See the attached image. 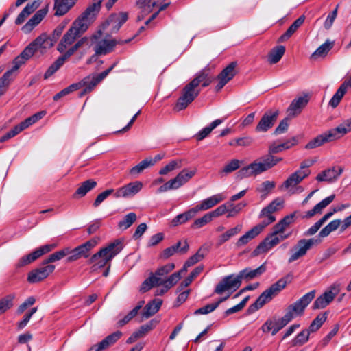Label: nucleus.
Here are the masks:
<instances>
[{"label":"nucleus","mask_w":351,"mask_h":351,"mask_svg":"<svg viewBox=\"0 0 351 351\" xmlns=\"http://www.w3.org/2000/svg\"><path fill=\"white\" fill-rule=\"evenodd\" d=\"M315 296V291L314 290L306 293L295 302L287 307L286 313L282 317L277 319L273 317L268 319L262 326V331L265 333L271 331V335H275L290 322L294 317L301 315L305 308L310 304Z\"/></svg>","instance_id":"f257e3e1"},{"label":"nucleus","mask_w":351,"mask_h":351,"mask_svg":"<svg viewBox=\"0 0 351 351\" xmlns=\"http://www.w3.org/2000/svg\"><path fill=\"white\" fill-rule=\"evenodd\" d=\"M207 70L208 66L200 71L195 77L182 88L181 95L175 106L176 110L180 111L186 108L195 100L200 93V84L203 87H206L212 82L213 79L208 76Z\"/></svg>","instance_id":"f03ea898"},{"label":"nucleus","mask_w":351,"mask_h":351,"mask_svg":"<svg viewBox=\"0 0 351 351\" xmlns=\"http://www.w3.org/2000/svg\"><path fill=\"white\" fill-rule=\"evenodd\" d=\"M95 16L89 10H86L72 24L71 27L62 36L58 45L57 50L63 53L70 47L77 38L80 37L88 28L89 25L95 21Z\"/></svg>","instance_id":"7ed1b4c3"},{"label":"nucleus","mask_w":351,"mask_h":351,"mask_svg":"<svg viewBox=\"0 0 351 351\" xmlns=\"http://www.w3.org/2000/svg\"><path fill=\"white\" fill-rule=\"evenodd\" d=\"M281 160V158H277L271 154L265 156L241 168L237 173V178L243 179L259 175L272 168Z\"/></svg>","instance_id":"20e7f679"},{"label":"nucleus","mask_w":351,"mask_h":351,"mask_svg":"<svg viewBox=\"0 0 351 351\" xmlns=\"http://www.w3.org/2000/svg\"><path fill=\"white\" fill-rule=\"evenodd\" d=\"M123 249L122 242L117 239L95 254L88 261L93 265V270L105 267Z\"/></svg>","instance_id":"39448f33"},{"label":"nucleus","mask_w":351,"mask_h":351,"mask_svg":"<svg viewBox=\"0 0 351 351\" xmlns=\"http://www.w3.org/2000/svg\"><path fill=\"white\" fill-rule=\"evenodd\" d=\"M291 280V277L289 275L279 279L260 295L255 302L249 306L248 311L250 313H254L263 307L266 303L271 301L274 297L284 289Z\"/></svg>","instance_id":"423d86ee"},{"label":"nucleus","mask_w":351,"mask_h":351,"mask_svg":"<svg viewBox=\"0 0 351 351\" xmlns=\"http://www.w3.org/2000/svg\"><path fill=\"white\" fill-rule=\"evenodd\" d=\"M96 36L92 38H86V36L82 38L77 40L72 47H71L62 56H60L46 71L44 74V78L47 79L53 74H54L65 62V61L73 55L80 48L82 47L84 45L90 47L93 43Z\"/></svg>","instance_id":"0eeeda50"},{"label":"nucleus","mask_w":351,"mask_h":351,"mask_svg":"<svg viewBox=\"0 0 351 351\" xmlns=\"http://www.w3.org/2000/svg\"><path fill=\"white\" fill-rule=\"evenodd\" d=\"M285 231H278L273 228V231L269 234L263 241L252 252L254 256L265 254L281 241L287 239L290 234H285Z\"/></svg>","instance_id":"6e6552de"},{"label":"nucleus","mask_w":351,"mask_h":351,"mask_svg":"<svg viewBox=\"0 0 351 351\" xmlns=\"http://www.w3.org/2000/svg\"><path fill=\"white\" fill-rule=\"evenodd\" d=\"M197 173L196 169H184L174 178L159 187L157 193H161L169 190H176L187 183Z\"/></svg>","instance_id":"1a4fd4ad"},{"label":"nucleus","mask_w":351,"mask_h":351,"mask_svg":"<svg viewBox=\"0 0 351 351\" xmlns=\"http://www.w3.org/2000/svg\"><path fill=\"white\" fill-rule=\"evenodd\" d=\"M96 36L95 39L93 41V43L90 46H87L86 45H84L82 47L85 46L88 48H90L91 46L95 45L94 50L95 52V55L100 56V55H106L110 52H111L113 50V48L117 45H123L124 43H129L131 41L132 38L125 40H117L116 39H103L100 40L99 41L97 40V36L93 35L91 37H88V38H92L93 37Z\"/></svg>","instance_id":"9d476101"},{"label":"nucleus","mask_w":351,"mask_h":351,"mask_svg":"<svg viewBox=\"0 0 351 351\" xmlns=\"http://www.w3.org/2000/svg\"><path fill=\"white\" fill-rule=\"evenodd\" d=\"M53 47V43L50 41L49 36L46 34H42L34 40L31 42L25 49H29V53L32 57L35 53H39L43 55Z\"/></svg>","instance_id":"9b49d317"},{"label":"nucleus","mask_w":351,"mask_h":351,"mask_svg":"<svg viewBox=\"0 0 351 351\" xmlns=\"http://www.w3.org/2000/svg\"><path fill=\"white\" fill-rule=\"evenodd\" d=\"M128 19V14L125 12L113 13L109 16L104 23V28L106 29L108 34H112L118 32L121 27Z\"/></svg>","instance_id":"f8f14e48"},{"label":"nucleus","mask_w":351,"mask_h":351,"mask_svg":"<svg viewBox=\"0 0 351 351\" xmlns=\"http://www.w3.org/2000/svg\"><path fill=\"white\" fill-rule=\"evenodd\" d=\"M114 66L115 64L98 75H88L82 79V88H84V90L81 92L80 96L82 97L86 93L91 92L110 73Z\"/></svg>","instance_id":"ddd939ff"},{"label":"nucleus","mask_w":351,"mask_h":351,"mask_svg":"<svg viewBox=\"0 0 351 351\" xmlns=\"http://www.w3.org/2000/svg\"><path fill=\"white\" fill-rule=\"evenodd\" d=\"M241 285V281L237 275H229L222 279L216 286L215 292L221 294L225 291H230V293L235 291Z\"/></svg>","instance_id":"4468645a"},{"label":"nucleus","mask_w":351,"mask_h":351,"mask_svg":"<svg viewBox=\"0 0 351 351\" xmlns=\"http://www.w3.org/2000/svg\"><path fill=\"white\" fill-rule=\"evenodd\" d=\"M98 239L93 238L82 245H80L75 248L71 250V254L68 258V262L75 261L82 257L87 258L89 255V252L97 245Z\"/></svg>","instance_id":"2eb2a0df"},{"label":"nucleus","mask_w":351,"mask_h":351,"mask_svg":"<svg viewBox=\"0 0 351 351\" xmlns=\"http://www.w3.org/2000/svg\"><path fill=\"white\" fill-rule=\"evenodd\" d=\"M340 291V285L334 284L330 289L319 296L313 302V309H321L327 306Z\"/></svg>","instance_id":"dca6fc26"},{"label":"nucleus","mask_w":351,"mask_h":351,"mask_svg":"<svg viewBox=\"0 0 351 351\" xmlns=\"http://www.w3.org/2000/svg\"><path fill=\"white\" fill-rule=\"evenodd\" d=\"M274 219L270 218V219H264L261 223L253 227L251 230L247 231L245 234L241 236L237 241V246L240 247L247 244L250 241L254 239L258 236L266 226L273 223Z\"/></svg>","instance_id":"f3484780"},{"label":"nucleus","mask_w":351,"mask_h":351,"mask_svg":"<svg viewBox=\"0 0 351 351\" xmlns=\"http://www.w3.org/2000/svg\"><path fill=\"white\" fill-rule=\"evenodd\" d=\"M279 115L278 110H269L264 113L256 127V132H265L271 128Z\"/></svg>","instance_id":"a211bd4d"},{"label":"nucleus","mask_w":351,"mask_h":351,"mask_svg":"<svg viewBox=\"0 0 351 351\" xmlns=\"http://www.w3.org/2000/svg\"><path fill=\"white\" fill-rule=\"evenodd\" d=\"M314 239L299 240L293 249V253L289 258V263H292L304 256L307 251L315 244Z\"/></svg>","instance_id":"6ab92c4d"},{"label":"nucleus","mask_w":351,"mask_h":351,"mask_svg":"<svg viewBox=\"0 0 351 351\" xmlns=\"http://www.w3.org/2000/svg\"><path fill=\"white\" fill-rule=\"evenodd\" d=\"M143 188V183L140 181L130 182L118 189L114 195L116 198H129L137 194Z\"/></svg>","instance_id":"aec40b11"},{"label":"nucleus","mask_w":351,"mask_h":351,"mask_svg":"<svg viewBox=\"0 0 351 351\" xmlns=\"http://www.w3.org/2000/svg\"><path fill=\"white\" fill-rule=\"evenodd\" d=\"M54 269L55 266L53 265H44V266L30 271L27 276V280L30 283L40 282L53 273Z\"/></svg>","instance_id":"412c9836"},{"label":"nucleus","mask_w":351,"mask_h":351,"mask_svg":"<svg viewBox=\"0 0 351 351\" xmlns=\"http://www.w3.org/2000/svg\"><path fill=\"white\" fill-rule=\"evenodd\" d=\"M237 62H232L217 76L219 82L216 86V90H221L229 81H230L237 74Z\"/></svg>","instance_id":"4be33fe9"},{"label":"nucleus","mask_w":351,"mask_h":351,"mask_svg":"<svg viewBox=\"0 0 351 351\" xmlns=\"http://www.w3.org/2000/svg\"><path fill=\"white\" fill-rule=\"evenodd\" d=\"M121 331H116L104 338L99 343L91 346L88 351H103L114 345L122 336Z\"/></svg>","instance_id":"5701e85b"},{"label":"nucleus","mask_w":351,"mask_h":351,"mask_svg":"<svg viewBox=\"0 0 351 351\" xmlns=\"http://www.w3.org/2000/svg\"><path fill=\"white\" fill-rule=\"evenodd\" d=\"M308 101L306 97H299L294 99L287 110L288 118L292 119L300 114Z\"/></svg>","instance_id":"b1692460"},{"label":"nucleus","mask_w":351,"mask_h":351,"mask_svg":"<svg viewBox=\"0 0 351 351\" xmlns=\"http://www.w3.org/2000/svg\"><path fill=\"white\" fill-rule=\"evenodd\" d=\"M343 169L341 167H333L323 171L319 173L316 180L319 182H333L336 180L342 173Z\"/></svg>","instance_id":"393cba45"},{"label":"nucleus","mask_w":351,"mask_h":351,"mask_svg":"<svg viewBox=\"0 0 351 351\" xmlns=\"http://www.w3.org/2000/svg\"><path fill=\"white\" fill-rule=\"evenodd\" d=\"M310 173L308 170H298L292 173L283 183L282 188L288 189L299 184L304 178Z\"/></svg>","instance_id":"a878e982"},{"label":"nucleus","mask_w":351,"mask_h":351,"mask_svg":"<svg viewBox=\"0 0 351 351\" xmlns=\"http://www.w3.org/2000/svg\"><path fill=\"white\" fill-rule=\"evenodd\" d=\"M334 138L330 131L328 130L320 135H318L311 141H310L305 146L307 149H314L322 145L325 143L334 141Z\"/></svg>","instance_id":"bb28decb"},{"label":"nucleus","mask_w":351,"mask_h":351,"mask_svg":"<svg viewBox=\"0 0 351 351\" xmlns=\"http://www.w3.org/2000/svg\"><path fill=\"white\" fill-rule=\"evenodd\" d=\"M266 271L265 264H262L260 267L255 269L249 267L241 270L238 276L242 282V280H250L263 274Z\"/></svg>","instance_id":"cd10ccee"},{"label":"nucleus","mask_w":351,"mask_h":351,"mask_svg":"<svg viewBox=\"0 0 351 351\" xmlns=\"http://www.w3.org/2000/svg\"><path fill=\"white\" fill-rule=\"evenodd\" d=\"M284 201L280 198H277L274 200L269 206L264 208L260 214V217H265V219H270L273 218L276 220L275 217L272 215L274 212L279 210L283 206Z\"/></svg>","instance_id":"c85d7f7f"},{"label":"nucleus","mask_w":351,"mask_h":351,"mask_svg":"<svg viewBox=\"0 0 351 351\" xmlns=\"http://www.w3.org/2000/svg\"><path fill=\"white\" fill-rule=\"evenodd\" d=\"M225 199L226 196L222 193L216 194L204 199L199 204H197V206L199 211L207 210L214 207L215 205L222 202Z\"/></svg>","instance_id":"c756f323"},{"label":"nucleus","mask_w":351,"mask_h":351,"mask_svg":"<svg viewBox=\"0 0 351 351\" xmlns=\"http://www.w3.org/2000/svg\"><path fill=\"white\" fill-rule=\"evenodd\" d=\"M47 14V10L45 9L39 10L23 27V31L27 34L29 33L36 25H38Z\"/></svg>","instance_id":"7c9ffc66"},{"label":"nucleus","mask_w":351,"mask_h":351,"mask_svg":"<svg viewBox=\"0 0 351 351\" xmlns=\"http://www.w3.org/2000/svg\"><path fill=\"white\" fill-rule=\"evenodd\" d=\"M162 301L160 299H154L152 301L147 303L144 307L142 313V317L145 319H148L154 314H156L160 309Z\"/></svg>","instance_id":"2f4dec72"},{"label":"nucleus","mask_w":351,"mask_h":351,"mask_svg":"<svg viewBox=\"0 0 351 351\" xmlns=\"http://www.w3.org/2000/svg\"><path fill=\"white\" fill-rule=\"evenodd\" d=\"M335 140L338 139L351 131V118L344 120L335 128L330 130Z\"/></svg>","instance_id":"473e14b6"},{"label":"nucleus","mask_w":351,"mask_h":351,"mask_svg":"<svg viewBox=\"0 0 351 351\" xmlns=\"http://www.w3.org/2000/svg\"><path fill=\"white\" fill-rule=\"evenodd\" d=\"M55 15L65 14L75 3L73 0H54Z\"/></svg>","instance_id":"72a5a7b5"},{"label":"nucleus","mask_w":351,"mask_h":351,"mask_svg":"<svg viewBox=\"0 0 351 351\" xmlns=\"http://www.w3.org/2000/svg\"><path fill=\"white\" fill-rule=\"evenodd\" d=\"M305 20L304 16H300L287 29L284 34H282L279 38L278 42L282 43L287 40L291 36L298 30V29L304 23Z\"/></svg>","instance_id":"f704fd0d"},{"label":"nucleus","mask_w":351,"mask_h":351,"mask_svg":"<svg viewBox=\"0 0 351 351\" xmlns=\"http://www.w3.org/2000/svg\"><path fill=\"white\" fill-rule=\"evenodd\" d=\"M165 0H138L136 3V6L141 9L143 12H150L154 8H160L163 5Z\"/></svg>","instance_id":"c9c22d12"},{"label":"nucleus","mask_w":351,"mask_h":351,"mask_svg":"<svg viewBox=\"0 0 351 351\" xmlns=\"http://www.w3.org/2000/svg\"><path fill=\"white\" fill-rule=\"evenodd\" d=\"M335 199V195L327 197L319 203L316 204L313 209L306 212L305 217L311 218L316 214L321 213L322 210L329 205Z\"/></svg>","instance_id":"e433bc0d"},{"label":"nucleus","mask_w":351,"mask_h":351,"mask_svg":"<svg viewBox=\"0 0 351 351\" xmlns=\"http://www.w3.org/2000/svg\"><path fill=\"white\" fill-rule=\"evenodd\" d=\"M335 199V195L327 197L319 203L316 204L313 209L306 212L305 217L311 218L316 214L321 213L322 210L329 205Z\"/></svg>","instance_id":"4c0bfd02"},{"label":"nucleus","mask_w":351,"mask_h":351,"mask_svg":"<svg viewBox=\"0 0 351 351\" xmlns=\"http://www.w3.org/2000/svg\"><path fill=\"white\" fill-rule=\"evenodd\" d=\"M38 7V3L36 1H34L29 3H27L26 6L23 9V10L18 15L17 18L15 20V23L16 25L22 24L26 18L29 16Z\"/></svg>","instance_id":"58836bf2"},{"label":"nucleus","mask_w":351,"mask_h":351,"mask_svg":"<svg viewBox=\"0 0 351 351\" xmlns=\"http://www.w3.org/2000/svg\"><path fill=\"white\" fill-rule=\"evenodd\" d=\"M242 228L243 226L241 224H238L235 227L228 230L226 232H225L219 237L217 245L218 246H220L223 245L224 243L229 241L232 237L238 234L241 231Z\"/></svg>","instance_id":"ea45409f"},{"label":"nucleus","mask_w":351,"mask_h":351,"mask_svg":"<svg viewBox=\"0 0 351 351\" xmlns=\"http://www.w3.org/2000/svg\"><path fill=\"white\" fill-rule=\"evenodd\" d=\"M96 186L97 182L93 179L84 181L76 190L73 195V197L75 198L77 196L82 197L85 196L88 192L93 189Z\"/></svg>","instance_id":"a19ab883"},{"label":"nucleus","mask_w":351,"mask_h":351,"mask_svg":"<svg viewBox=\"0 0 351 351\" xmlns=\"http://www.w3.org/2000/svg\"><path fill=\"white\" fill-rule=\"evenodd\" d=\"M29 49H23V51L13 61L14 66L12 69L8 71H11V77H12V74L14 71L18 70L19 67L25 64V62L32 58L31 55L29 53Z\"/></svg>","instance_id":"79ce46f5"},{"label":"nucleus","mask_w":351,"mask_h":351,"mask_svg":"<svg viewBox=\"0 0 351 351\" xmlns=\"http://www.w3.org/2000/svg\"><path fill=\"white\" fill-rule=\"evenodd\" d=\"M29 49H23V51L13 61L14 66L12 69L8 71H11V77H12V74L14 71L18 70L19 67L25 64V62L32 58L31 55L29 53Z\"/></svg>","instance_id":"37998d69"},{"label":"nucleus","mask_w":351,"mask_h":351,"mask_svg":"<svg viewBox=\"0 0 351 351\" xmlns=\"http://www.w3.org/2000/svg\"><path fill=\"white\" fill-rule=\"evenodd\" d=\"M162 283V278L157 277L152 274L148 278H147L141 286V291L145 293L152 287L158 285H160Z\"/></svg>","instance_id":"c03bdc74"},{"label":"nucleus","mask_w":351,"mask_h":351,"mask_svg":"<svg viewBox=\"0 0 351 351\" xmlns=\"http://www.w3.org/2000/svg\"><path fill=\"white\" fill-rule=\"evenodd\" d=\"M202 271L203 266H198L195 268L190 275L180 284L177 291H182L184 288L187 287Z\"/></svg>","instance_id":"a18cd8bd"},{"label":"nucleus","mask_w":351,"mask_h":351,"mask_svg":"<svg viewBox=\"0 0 351 351\" xmlns=\"http://www.w3.org/2000/svg\"><path fill=\"white\" fill-rule=\"evenodd\" d=\"M285 52V47L282 45L277 46L271 49L269 56L268 60L270 64H276L280 61Z\"/></svg>","instance_id":"49530a36"},{"label":"nucleus","mask_w":351,"mask_h":351,"mask_svg":"<svg viewBox=\"0 0 351 351\" xmlns=\"http://www.w3.org/2000/svg\"><path fill=\"white\" fill-rule=\"evenodd\" d=\"M223 121L221 119H216L213 121L210 125L204 128L196 134L197 140L202 141L205 138L209 135L213 130L219 125Z\"/></svg>","instance_id":"de8ad7c7"},{"label":"nucleus","mask_w":351,"mask_h":351,"mask_svg":"<svg viewBox=\"0 0 351 351\" xmlns=\"http://www.w3.org/2000/svg\"><path fill=\"white\" fill-rule=\"evenodd\" d=\"M346 92L347 88L346 87V84H341V85L337 89V90L334 94L332 97L330 99L329 101V105L333 108H336L340 103L341 99L343 98Z\"/></svg>","instance_id":"09e8293b"},{"label":"nucleus","mask_w":351,"mask_h":351,"mask_svg":"<svg viewBox=\"0 0 351 351\" xmlns=\"http://www.w3.org/2000/svg\"><path fill=\"white\" fill-rule=\"evenodd\" d=\"M71 249L70 247H65L60 251L56 252L55 253L51 254L49 256V257L43 261V265H49L50 263H53L59 260H61L65 256L70 254Z\"/></svg>","instance_id":"8fccbe9b"},{"label":"nucleus","mask_w":351,"mask_h":351,"mask_svg":"<svg viewBox=\"0 0 351 351\" xmlns=\"http://www.w3.org/2000/svg\"><path fill=\"white\" fill-rule=\"evenodd\" d=\"M333 215V213L330 212L325 214L319 221H317L314 225L309 228L305 232V235L311 236L315 234L322 226Z\"/></svg>","instance_id":"3c124183"},{"label":"nucleus","mask_w":351,"mask_h":351,"mask_svg":"<svg viewBox=\"0 0 351 351\" xmlns=\"http://www.w3.org/2000/svg\"><path fill=\"white\" fill-rule=\"evenodd\" d=\"M45 114V112L41 111L38 113L34 114V115L27 118L25 121H22L19 124L22 130L27 128L29 126L37 122L38 120L41 119Z\"/></svg>","instance_id":"603ef678"},{"label":"nucleus","mask_w":351,"mask_h":351,"mask_svg":"<svg viewBox=\"0 0 351 351\" xmlns=\"http://www.w3.org/2000/svg\"><path fill=\"white\" fill-rule=\"evenodd\" d=\"M297 144V139L293 137L291 140L287 141L286 143L279 144L278 145H271L269 147V152L271 154H276L280 152L285 149H289L292 146Z\"/></svg>","instance_id":"864d4df0"},{"label":"nucleus","mask_w":351,"mask_h":351,"mask_svg":"<svg viewBox=\"0 0 351 351\" xmlns=\"http://www.w3.org/2000/svg\"><path fill=\"white\" fill-rule=\"evenodd\" d=\"M341 221L340 219L332 220L319 232V237H327L330 232L336 230L339 227L341 228Z\"/></svg>","instance_id":"5fc2aeb1"},{"label":"nucleus","mask_w":351,"mask_h":351,"mask_svg":"<svg viewBox=\"0 0 351 351\" xmlns=\"http://www.w3.org/2000/svg\"><path fill=\"white\" fill-rule=\"evenodd\" d=\"M13 79V77H11V71H6L0 77V97L6 93L7 89Z\"/></svg>","instance_id":"6e6d98bb"},{"label":"nucleus","mask_w":351,"mask_h":351,"mask_svg":"<svg viewBox=\"0 0 351 351\" xmlns=\"http://www.w3.org/2000/svg\"><path fill=\"white\" fill-rule=\"evenodd\" d=\"M14 298V295L10 294L0 299V315L6 312L13 306Z\"/></svg>","instance_id":"4d7b16f0"},{"label":"nucleus","mask_w":351,"mask_h":351,"mask_svg":"<svg viewBox=\"0 0 351 351\" xmlns=\"http://www.w3.org/2000/svg\"><path fill=\"white\" fill-rule=\"evenodd\" d=\"M182 165V164L181 160H173L167 164L164 167L160 169L159 171V174L162 176L167 175L176 169L180 168Z\"/></svg>","instance_id":"13d9d810"},{"label":"nucleus","mask_w":351,"mask_h":351,"mask_svg":"<svg viewBox=\"0 0 351 351\" xmlns=\"http://www.w3.org/2000/svg\"><path fill=\"white\" fill-rule=\"evenodd\" d=\"M326 313L318 315L311 322L308 330L311 332L318 330L326 320Z\"/></svg>","instance_id":"bf43d9fd"},{"label":"nucleus","mask_w":351,"mask_h":351,"mask_svg":"<svg viewBox=\"0 0 351 351\" xmlns=\"http://www.w3.org/2000/svg\"><path fill=\"white\" fill-rule=\"evenodd\" d=\"M310 331L308 329L303 330L292 340L293 346H300L306 343L309 339Z\"/></svg>","instance_id":"052dcab7"},{"label":"nucleus","mask_w":351,"mask_h":351,"mask_svg":"<svg viewBox=\"0 0 351 351\" xmlns=\"http://www.w3.org/2000/svg\"><path fill=\"white\" fill-rule=\"evenodd\" d=\"M332 43L326 42L319 46L311 55V59L316 60L318 58L325 56L332 48Z\"/></svg>","instance_id":"680f3d73"},{"label":"nucleus","mask_w":351,"mask_h":351,"mask_svg":"<svg viewBox=\"0 0 351 351\" xmlns=\"http://www.w3.org/2000/svg\"><path fill=\"white\" fill-rule=\"evenodd\" d=\"M213 220L212 216L209 213H206L202 217L195 219L193 224L191 225V228L193 229H199L208 223H210Z\"/></svg>","instance_id":"e2e57ef3"},{"label":"nucleus","mask_w":351,"mask_h":351,"mask_svg":"<svg viewBox=\"0 0 351 351\" xmlns=\"http://www.w3.org/2000/svg\"><path fill=\"white\" fill-rule=\"evenodd\" d=\"M294 214L287 215L277 223L273 228L278 231H285L291 223H293Z\"/></svg>","instance_id":"0e129e2a"},{"label":"nucleus","mask_w":351,"mask_h":351,"mask_svg":"<svg viewBox=\"0 0 351 351\" xmlns=\"http://www.w3.org/2000/svg\"><path fill=\"white\" fill-rule=\"evenodd\" d=\"M241 164L242 161L238 159H232L223 167V169L220 171V173L225 175L230 173L238 169Z\"/></svg>","instance_id":"69168bd1"},{"label":"nucleus","mask_w":351,"mask_h":351,"mask_svg":"<svg viewBox=\"0 0 351 351\" xmlns=\"http://www.w3.org/2000/svg\"><path fill=\"white\" fill-rule=\"evenodd\" d=\"M206 254V250L203 248H199L198 251L195 253V254L191 256L186 261V267H191L195 263H198L201 260L204 258Z\"/></svg>","instance_id":"338daca9"},{"label":"nucleus","mask_w":351,"mask_h":351,"mask_svg":"<svg viewBox=\"0 0 351 351\" xmlns=\"http://www.w3.org/2000/svg\"><path fill=\"white\" fill-rule=\"evenodd\" d=\"M136 215L134 213H130L119 221V227L124 230L130 227L136 220Z\"/></svg>","instance_id":"774afa93"}]
</instances>
